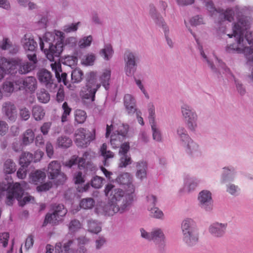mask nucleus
<instances>
[{
  "mask_svg": "<svg viewBox=\"0 0 253 253\" xmlns=\"http://www.w3.org/2000/svg\"><path fill=\"white\" fill-rule=\"evenodd\" d=\"M104 193L109 200L108 205L106 207V212L109 215L124 212L132 203L135 197L134 193L117 188L112 184L106 185Z\"/></svg>",
  "mask_w": 253,
  "mask_h": 253,
  "instance_id": "1",
  "label": "nucleus"
},
{
  "mask_svg": "<svg viewBox=\"0 0 253 253\" xmlns=\"http://www.w3.org/2000/svg\"><path fill=\"white\" fill-rule=\"evenodd\" d=\"M0 190L7 191L5 203L8 206L12 205L15 199L17 200L19 206L21 207L34 200V197L31 196L24 197L22 199L24 191L20 184L18 182L13 185L10 183H2L0 184Z\"/></svg>",
  "mask_w": 253,
  "mask_h": 253,
  "instance_id": "2",
  "label": "nucleus"
},
{
  "mask_svg": "<svg viewBox=\"0 0 253 253\" xmlns=\"http://www.w3.org/2000/svg\"><path fill=\"white\" fill-rule=\"evenodd\" d=\"M245 29H247L246 24L244 25V23L241 20L234 24L233 28V34H228L227 35L229 38H232V36L235 37L237 39V42L227 46L226 51L228 52L243 53L246 46L243 37Z\"/></svg>",
  "mask_w": 253,
  "mask_h": 253,
  "instance_id": "3",
  "label": "nucleus"
},
{
  "mask_svg": "<svg viewBox=\"0 0 253 253\" xmlns=\"http://www.w3.org/2000/svg\"><path fill=\"white\" fill-rule=\"evenodd\" d=\"M183 241L189 247L195 246L199 240L198 229L192 219L187 218L181 224Z\"/></svg>",
  "mask_w": 253,
  "mask_h": 253,
  "instance_id": "4",
  "label": "nucleus"
},
{
  "mask_svg": "<svg viewBox=\"0 0 253 253\" xmlns=\"http://www.w3.org/2000/svg\"><path fill=\"white\" fill-rule=\"evenodd\" d=\"M49 33H45L44 37V42L40 39V48L43 50L46 55L47 58L50 61H53L55 57H59L63 50V46L61 43H56L53 45L47 40L48 36H51Z\"/></svg>",
  "mask_w": 253,
  "mask_h": 253,
  "instance_id": "5",
  "label": "nucleus"
},
{
  "mask_svg": "<svg viewBox=\"0 0 253 253\" xmlns=\"http://www.w3.org/2000/svg\"><path fill=\"white\" fill-rule=\"evenodd\" d=\"M52 213H47L46 215L43 225H46L47 223L57 224L67 212V210L63 205H54L52 206Z\"/></svg>",
  "mask_w": 253,
  "mask_h": 253,
  "instance_id": "6",
  "label": "nucleus"
},
{
  "mask_svg": "<svg viewBox=\"0 0 253 253\" xmlns=\"http://www.w3.org/2000/svg\"><path fill=\"white\" fill-rule=\"evenodd\" d=\"M75 142L78 147L85 148L90 142L95 139V132L93 133H86V130L83 128L78 129L75 134Z\"/></svg>",
  "mask_w": 253,
  "mask_h": 253,
  "instance_id": "7",
  "label": "nucleus"
},
{
  "mask_svg": "<svg viewBox=\"0 0 253 253\" xmlns=\"http://www.w3.org/2000/svg\"><path fill=\"white\" fill-rule=\"evenodd\" d=\"M206 6L211 15L212 16L214 14H218L221 21L227 20L229 22H231L233 20L234 11L233 9L228 8L225 11H223V10H217L215 8L211 1H208L206 3Z\"/></svg>",
  "mask_w": 253,
  "mask_h": 253,
  "instance_id": "8",
  "label": "nucleus"
},
{
  "mask_svg": "<svg viewBox=\"0 0 253 253\" xmlns=\"http://www.w3.org/2000/svg\"><path fill=\"white\" fill-rule=\"evenodd\" d=\"M181 112L188 127L192 130L197 126L196 121L197 116L195 112L187 105L184 104L181 107Z\"/></svg>",
  "mask_w": 253,
  "mask_h": 253,
  "instance_id": "9",
  "label": "nucleus"
},
{
  "mask_svg": "<svg viewBox=\"0 0 253 253\" xmlns=\"http://www.w3.org/2000/svg\"><path fill=\"white\" fill-rule=\"evenodd\" d=\"M21 63V59L14 58L7 60L4 57L0 58V65L2 66L6 72L9 74H14L18 72V68Z\"/></svg>",
  "mask_w": 253,
  "mask_h": 253,
  "instance_id": "10",
  "label": "nucleus"
},
{
  "mask_svg": "<svg viewBox=\"0 0 253 253\" xmlns=\"http://www.w3.org/2000/svg\"><path fill=\"white\" fill-rule=\"evenodd\" d=\"M15 84L18 86V89H24L32 93L37 88V81L33 77H28L18 79L15 81Z\"/></svg>",
  "mask_w": 253,
  "mask_h": 253,
  "instance_id": "11",
  "label": "nucleus"
},
{
  "mask_svg": "<svg viewBox=\"0 0 253 253\" xmlns=\"http://www.w3.org/2000/svg\"><path fill=\"white\" fill-rule=\"evenodd\" d=\"M27 56L31 62H23L21 59L20 65L18 68V72L20 74H25L33 70L38 62L36 53L33 54L27 53Z\"/></svg>",
  "mask_w": 253,
  "mask_h": 253,
  "instance_id": "12",
  "label": "nucleus"
},
{
  "mask_svg": "<svg viewBox=\"0 0 253 253\" xmlns=\"http://www.w3.org/2000/svg\"><path fill=\"white\" fill-rule=\"evenodd\" d=\"M149 112V121L151 125V128L153 132V139L157 141H161L162 139L161 133L157 128V125L155 122V108L153 104H150L148 108Z\"/></svg>",
  "mask_w": 253,
  "mask_h": 253,
  "instance_id": "13",
  "label": "nucleus"
},
{
  "mask_svg": "<svg viewBox=\"0 0 253 253\" xmlns=\"http://www.w3.org/2000/svg\"><path fill=\"white\" fill-rule=\"evenodd\" d=\"M116 181L120 185H126V190L134 193L135 187L132 184V176L128 172H123L119 175L116 179Z\"/></svg>",
  "mask_w": 253,
  "mask_h": 253,
  "instance_id": "14",
  "label": "nucleus"
},
{
  "mask_svg": "<svg viewBox=\"0 0 253 253\" xmlns=\"http://www.w3.org/2000/svg\"><path fill=\"white\" fill-rule=\"evenodd\" d=\"M150 13L152 16V17L155 20L156 23L159 25H161L164 29L165 37L166 38V40L167 41V43L168 45L170 47H173L172 42L171 39H170L168 36L167 29V27L166 25L164 24V22L163 21V19L161 17H159L157 14L155 13L156 9L153 5L150 6Z\"/></svg>",
  "mask_w": 253,
  "mask_h": 253,
  "instance_id": "15",
  "label": "nucleus"
},
{
  "mask_svg": "<svg viewBox=\"0 0 253 253\" xmlns=\"http://www.w3.org/2000/svg\"><path fill=\"white\" fill-rule=\"evenodd\" d=\"M141 236L142 238L148 240L164 241V234L161 229H154L151 233H148L144 229H140Z\"/></svg>",
  "mask_w": 253,
  "mask_h": 253,
  "instance_id": "16",
  "label": "nucleus"
},
{
  "mask_svg": "<svg viewBox=\"0 0 253 253\" xmlns=\"http://www.w3.org/2000/svg\"><path fill=\"white\" fill-rule=\"evenodd\" d=\"M125 60L126 63V72L127 76L132 75L135 70V61L134 55L129 51L125 54Z\"/></svg>",
  "mask_w": 253,
  "mask_h": 253,
  "instance_id": "17",
  "label": "nucleus"
},
{
  "mask_svg": "<svg viewBox=\"0 0 253 253\" xmlns=\"http://www.w3.org/2000/svg\"><path fill=\"white\" fill-rule=\"evenodd\" d=\"M51 67L53 71L54 72L55 77L58 82H63L65 85L69 87L68 82L67 81V74L66 73H62L61 65L59 62H55L54 63L51 64Z\"/></svg>",
  "mask_w": 253,
  "mask_h": 253,
  "instance_id": "18",
  "label": "nucleus"
},
{
  "mask_svg": "<svg viewBox=\"0 0 253 253\" xmlns=\"http://www.w3.org/2000/svg\"><path fill=\"white\" fill-rule=\"evenodd\" d=\"M21 42L25 50L28 52L30 51L31 54L35 53L37 47V43L35 41L33 37L29 34H25L22 39Z\"/></svg>",
  "mask_w": 253,
  "mask_h": 253,
  "instance_id": "19",
  "label": "nucleus"
},
{
  "mask_svg": "<svg viewBox=\"0 0 253 253\" xmlns=\"http://www.w3.org/2000/svg\"><path fill=\"white\" fill-rule=\"evenodd\" d=\"M199 200L202 206L206 210L211 209L212 198L211 193L207 190H203L199 193Z\"/></svg>",
  "mask_w": 253,
  "mask_h": 253,
  "instance_id": "20",
  "label": "nucleus"
},
{
  "mask_svg": "<svg viewBox=\"0 0 253 253\" xmlns=\"http://www.w3.org/2000/svg\"><path fill=\"white\" fill-rule=\"evenodd\" d=\"M38 79L47 88L51 87L53 84L51 73L46 70L42 69L38 73Z\"/></svg>",
  "mask_w": 253,
  "mask_h": 253,
  "instance_id": "21",
  "label": "nucleus"
},
{
  "mask_svg": "<svg viewBox=\"0 0 253 253\" xmlns=\"http://www.w3.org/2000/svg\"><path fill=\"white\" fill-rule=\"evenodd\" d=\"M2 110L9 120L14 121L17 116V112L15 105L10 102L4 103Z\"/></svg>",
  "mask_w": 253,
  "mask_h": 253,
  "instance_id": "22",
  "label": "nucleus"
},
{
  "mask_svg": "<svg viewBox=\"0 0 253 253\" xmlns=\"http://www.w3.org/2000/svg\"><path fill=\"white\" fill-rule=\"evenodd\" d=\"M61 165L57 161H51L47 167V172L49 174L48 177L51 179L55 178L57 174L61 171Z\"/></svg>",
  "mask_w": 253,
  "mask_h": 253,
  "instance_id": "23",
  "label": "nucleus"
},
{
  "mask_svg": "<svg viewBox=\"0 0 253 253\" xmlns=\"http://www.w3.org/2000/svg\"><path fill=\"white\" fill-rule=\"evenodd\" d=\"M226 227V226L225 224L215 223L210 226L209 231L213 236L220 237L224 234Z\"/></svg>",
  "mask_w": 253,
  "mask_h": 253,
  "instance_id": "24",
  "label": "nucleus"
},
{
  "mask_svg": "<svg viewBox=\"0 0 253 253\" xmlns=\"http://www.w3.org/2000/svg\"><path fill=\"white\" fill-rule=\"evenodd\" d=\"M126 129L123 135H120L119 133H117L116 131L114 132L111 135L110 143L113 148H118L122 144V142L126 137Z\"/></svg>",
  "mask_w": 253,
  "mask_h": 253,
  "instance_id": "25",
  "label": "nucleus"
},
{
  "mask_svg": "<svg viewBox=\"0 0 253 253\" xmlns=\"http://www.w3.org/2000/svg\"><path fill=\"white\" fill-rule=\"evenodd\" d=\"M46 175L43 171L36 170L31 172L30 175V181L35 184L42 183L45 179Z\"/></svg>",
  "mask_w": 253,
  "mask_h": 253,
  "instance_id": "26",
  "label": "nucleus"
},
{
  "mask_svg": "<svg viewBox=\"0 0 253 253\" xmlns=\"http://www.w3.org/2000/svg\"><path fill=\"white\" fill-rule=\"evenodd\" d=\"M124 104L128 114H133L136 111L135 99L133 96H125Z\"/></svg>",
  "mask_w": 253,
  "mask_h": 253,
  "instance_id": "27",
  "label": "nucleus"
},
{
  "mask_svg": "<svg viewBox=\"0 0 253 253\" xmlns=\"http://www.w3.org/2000/svg\"><path fill=\"white\" fill-rule=\"evenodd\" d=\"M137 171L136 176L137 178L143 179L146 177L147 164L146 162L141 161L136 163Z\"/></svg>",
  "mask_w": 253,
  "mask_h": 253,
  "instance_id": "28",
  "label": "nucleus"
},
{
  "mask_svg": "<svg viewBox=\"0 0 253 253\" xmlns=\"http://www.w3.org/2000/svg\"><path fill=\"white\" fill-rule=\"evenodd\" d=\"M35 137V133L32 129H28L22 135V143L24 145H28L33 142Z\"/></svg>",
  "mask_w": 253,
  "mask_h": 253,
  "instance_id": "29",
  "label": "nucleus"
},
{
  "mask_svg": "<svg viewBox=\"0 0 253 253\" xmlns=\"http://www.w3.org/2000/svg\"><path fill=\"white\" fill-rule=\"evenodd\" d=\"M110 77L111 71L108 69L104 70L100 77V81L103 86L106 90L109 88Z\"/></svg>",
  "mask_w": 253,
  "mask_h": 253,
  "instance_id": "30",
  "label": "nucleus"
},
{
  "mask_svg": "<svg viewBox=\"0 0 253 253\" xmlns=\"http://www.w3.org/2000/svg\"><path fill=\"white\" fill-rule=\"evenodd\" d=\"M72 144V140L66 136H61L57 139L56 145L58 147L67 148Z\"/></svg>",
  "mask_w": 253,
  "mask_h": 253,
  "instance_id": "31",
  "label": "nucleus"
},
{
  "mask_svg": "<svg viewBox=\"0 0 253 253\" xmlns=\"http://www.w3.org/2000/svg\"><path fill=\"white\" fill-rule=\"evenodd\" d=\"M33 155L30 152H24L22 154L19 159V164L21 166L27 167L30 163L33 161Z\"/></svg>",
  "mask_w": 253,
  "mask_h": 253,
  "instance_id": "32",
  "label": "nucleus"
},
{
  "mask_svg": "<svg viewBox=\"0 0 253 253\" xmlns=\"http://www.w3.org/2000/svg\"><path fill=\"white\" fill-rule=\"evenodd\" d=\"M181 138L184 145L187 144V148L190 150H196L198 146L197 144L193 142L190 137L185 133L181 134Z\"/></svg>",
  "mask_w": 253,
  "mask_h": 253,
  "instance_id": "33",
  "label": "nucleus"
},
{
  "mask_svg": "<svg viewBox=\"0 0 253 253\" xmlns=\"http://www.w3.org/2000/svg\"><path fill=\"white\" fill-rule=\"evenodd\" d=\"M132 160L130 155H119V167L126 168L132 163Z\"/></svg>",
  "mask_w": 253,
  "mask_h": 253,
  "instance_id": "34",
  "label": "nucleus"
},
{
  "mask_svg": "<svg viewBox=\"0 0 253 253\" xmlns=\"http://www.w3.org/2000/svg\"><path fill=\"white\" fill-rule=\"evenodd\" d=\"M32 113L33 117L36 121L42 120L45 115L43 109L39 106L34 107L32 110Z\"/></svg>",
  "mask_w": 253,
  "mask_h": 253,
  "instance_id": "35",
  "label": "nucleus"
},
{
  "mask_svg": "<svg viewBox=\"0 0 253 253\" xmlns=\"http://www.w3.org/2000/svg\"><path fill=\"white\" fill-rule=\"evenodd\" d=\"M62 109L63 112L61 118V122L62 123H65L68 121V117L71 114L72 109L68 106L66 102H64L62 104Z\"/></svg>",
  "mask_w": 253,
  "mask_h": 253,
  "instance_id": "36",
  "label": "nucleus"
},
{
  "mask_svg": "<svg viewBox=\"0 0 253 253\" xmlns=\"http://www.w3.org/2000/svg\"><path fill=\"white\" fill-rule=\"evenodd\" d=\"M3 170L6 173H12L16 171V165L12 160L8 159L4 164Z\"/></svg>",
  "mask_w": 253,
  "mask_h": 253,
  "instance_id": "37",
  "label": "nucleus"
},
{
  "mask_svg": "<svg viewBox=\"0 0 253 253\" xmlns=\"http://www.w3.org/2000/svg\"><path fill=\"white\" fill-rule=\"evenodd\" d=\"M114 53L111 44H107L104 48L100 51V54L104 57L105 60H109L113 55Z\"/></svg>",
  "mask_w": 253,
  "mask_h": 253,
  "instance_id": "38",
  "label": "nucleus"
},
{
  "mask_svg": "<svg viewBox=\"0 0 253 253\" xmlns=\"http://www.w3.org/2000/svg\"><path fill=\"white\" fill-rule=\"evenodd\" d=\"M95 201L91 198L83 199L81 200L80 206L84 209H90L94 205Z\"/></svg>",
  "mask_w": 253,
  "mask_h": 253,
  "instance_id": "39",
  "label": "nucleus"
},
{
  "mask_svg": "<svg viewBox=\"0 0 253 253\" xmlns=\"http://www.w3.org/2000/svg\"><path fill=\"white\" fill-rule=\"evenodd\" d=\"M88 230L90 232L97 234L101 231V228L95 220H90L88 222Z\"/></svg>",
  "mask_w": 253,
  "mask_h": 253,
  "instance_id": "40",
  "label": "nucleus"
},
{
  "mask_svg": "<svg viewBox=\"0 0 253 253\" xmlns=\"http://www.w3.org/2000/svg\"><path fill=\"white\" fill-rule=\"evenodd\" d=\"M107 146L105 143H103L100 148L101 155L103 156L105 159L104 165H106L105 163L107 159L113 158L114 156V153L110 150L107 151Z\"/></svg>",
  "mask_w": 253,
  "mask_h": 253,
  "instance_id": "41",
  "label": "nucleus"
},
{
  "mask_svg": "<svg viewBox=\"0 0 253 253\" xmlns=\"http://www.w3.org/2000/svg\"><path fill=\"white\" fill-rule=\"evenodd\" d=\"M86 114L85 111L82 110H77L75 112V121L78 124L84 123L86 119Z\"/></svg>",
  "mask_w": 253,
  "mask_h": 253,
  "instance_id": "42",
  "label": "nucleus"
},
{
  "mask_svg": "<svg viewBox=\"0 0 253 253\" xmlns=\"http://www.w3.org/2000/svg\"><path fill=\"white\" fill-rule=\"evenodd\" d=\"M18 89V86L15 84V82L6 81L2 85L3 91L7 93H12L15 89Z\"/></svg>",
  "mask_w": 253,
  "mask_h": 253,
  "instance_id": "43",
  "label": "nucleus"
},
{
  "mask_svg": "<svg viewBox=\"0 0 253 253\" xmlns=\"http://www.w3.org/2000/svg\"><path fill=\"white\" fill-rule=\"evenodd\" d=\"M83 73L82 71L79 69L74 70L71 74V80L73 83H79L82 80Z\"/></svg>",
  "mask_w": 253,
  "mask_h": 253,
  "instance_id": "44",
  "label": "nucleus"
},
{
  "mask_svg": "<svg viewBox=\"0 0 253 253\" xmlns=\"http://www.w3.org/2000/svg\"><path fill=\"white\" fill-rule=\"evenodd\" d=\"M78 63V58L75 56H68L64 59V64L72 68L76 67Z\"/></svg>",
  "mask_w": 253,
  "mask_h": 253,
  "instance_id": "45",
  "label": "nucleus"
},
{
  "mask_svg": "<svg viewBox=\"0 0 253 253\" xmlns=\"http://www.w3.org/2000/svg\"><path fill=\"white\" fill-rule=\"evenodd\" d=\"M86 89L88 92L84 95H95L97 90L100 87V84H93L90 82H88L86 85Z\"/></svg>",
  "mask_w": 253,
  "mask_h": 253,
  "instance_id": "46",
  "label": "nucleus"
},
{
  "mask_svg": "<svg viewBox=\"0 0 253 253\" xmlns=\"http://www.w3.org/2000/svg\"><path fill=\"white\" fill-rule=\"evenodd\" d=\"M148 210L150 211V215L154 218H161L164 215L163 211L158 208H148Z\"/></svg>",
  "mask_w": 253,
  "mask_h": 253,
  "instance_id": "47",
  "label": "nucleus"
},
{
  "mask_svg": "<svg viewBox=\"0 0 253 253\" xmlns=\"http://www.w3.org/2000/svg\"><path fill=\"white\" fill-rule=\"evenodd\" d=\"M92 38L91 36L85 37L79 42L78 44L80 48H85L90 45Z\"/></svg>",
  "mask_w": 253,
  "mask_h": 253,
  "instance_id": "48",
  "label": "nucleus"
},
{
  "mask_svg": "<svg viewBox=\"0 0 253 253\" xmlns=\"http://www.w3.org/2000/svg\"><path fill=\"white\" fill-rule=\"evenodd\" d=\"M119 151V156L123 155H128V152L130 149L129 143L128 142H124L120 145Z\"/></svg>",
  "mask_w": 253,
  "mask_h": 253,
  "instance_id": "49",
  "label": "nucleus"
},
{
  "mask_svg": "<svg viewBox=\"0 0 253 253\" xmlns=\"http://www.w3.org/2000/svg\"><path fill=\"white\" fill-rule=\"evenodd\" d=\"M81 228V223L77 219L71 220L69 224V228L72 232H75Z\"/></svg>",
  "mask_w": 253,
  "mask_h": 253,
  "instance_id": "50",
  "label": "nucleus"
},
{
  "mask_svg": "<svg viewBox=\"0 0 253 253\" xmlns=\"http://www.w3.org/2000/svg\"><path fill=\"white\" fill-rule=\"evenodd\" d=\"M102 180L101 177L96 176L91 180V185L95 188H99L102 186Z\"/></svg>",
  "mask_w": 253,
  "mask_h": 253,
  "instance_id": "51",
  "label": "nucleus"
},
{
  "mask_svg": "<svg viewBox=\"0 0 253 253\" xmlns=\"http://www.w3.org/2000/svg\"><path fill=\"white\" fill-rule=\"evenodd\" d=\"M95 59V57L93 54H88L84 56V59H83V64L86 65H91Z\"/></svg>",
  "mask_w": 253,
  "mask_h": 253,
  "instance_id": "52",
  "label": "nucleus"
},
{
  "mask_svg": "<svg viewBox=\"0 0 253 253\" xmlns=\"http://www.w3.org/2000/svg\"><path fill=\"white\" fill-rule=\"evenodd\" d=\"M45 151L48 157L49 158H52L54 155V149L52 143L50 141H47L46 143Z\"/></svg>",
  "mask_w": 253,
  "mask_h": 253,
  "instance_id": "53",
  "label": "nucleus"
},
{
  "mask_svg": "<svg viewBox=\"0 0 253 253\" xmlns=\"http://www.w3.org/2000/svg\"><path fill=\"white\" fill-rule=\"evenodd\" d=\"M243 53H245L248 61H253V47L245 46Z\"/></svg>",
  "mask_w": 253,
  "mask_h": 253,
  "instance_id": "54",
  "label": "nucleus"
},
{
  "mask_svg": "<svg viewBox=\"0 0 253 253\" xmlns=\"http://www.w3.org/2000/svg\"><path fill=\"white\" fill-rule=\"evenodd\" d=\"M80 24V22H79L76 24L66 25L63 28V31L67 33L76 31L78 29V26Z\"/></svg>",
  "mask_w": 253,
  "mask_h": 253,
  "instance_id": "55",
  "label": "nucleus"
},
{
  "mask_svg": "<svg viewBox=\"0 0 253 253\" xmlns=\"http://www.w3.org/2000/svg\"><path fill=\"white\" fill-rule=\"evenodd\" d=\"M54 179L56 180L55 183L56 185L62 184L66 180V176L60 171L59 174H57Z\"/></svg>",
  "mask_w": 253,
  "mask_h": 253,
  "instance_id": "56",
  "label": "nucleus"
},
{
  "mask_svg": "<svg viewBox=\"0 0 253 253\" xmlns=\"http://www.w3.org/2000/svg\"><path fill=\"white\" fill-rule=\"evenodd\" d=\"M51 126V123L46 122L43 124L41 126L40 130L44 135H46L48 133L49 130Z\"/></svg>",
  "mask_w": 253,
  "mask_h": 253,
  "instance_id": "57",
  "label": "nucleus"
},
{
  "mask_svg": "<svg viewBox=\"0 0 253 253\" xmlns=\"http://www.w3.org/2000/svg\"><path fill=\"white\" fill-rule=\"evenodd\" d=\"M9 238V235L7 232L3 233L0 235V242L2 244L3 247L7 246Z\"/></svg>",
  "mask_w": 253,
  "mask_h": 253,
  "instance_id": "58",
  "label": "nucleus"
},
{
  "mask_svg": "<svg viewBox=\"0 0 253 253\" xmlns=\"http://www.w3.org/2000/svg\"><path fill=\"white\" fill-rule=\"evenodd\" d=\"M52 186V184L51 182H47L41 185L38 186L37 187V190L39 192L45 191L51 188Z\"/></svg>",
  "mask_w": 253,
  "mask_h": 253,
  "instance_id": "59",
  "label": "nucleus"
},
{
  "mask_svg": "<svg viewBox=\"0 0 253 253\" xmlns=\"http://www.w3.org/2000/svg\"><path fill=\"white\" fill-rule=\"evenodd\" d=\"M34 242V237L32 235H29L27 238L25 243V248L26 251L29 250V249L33 247Z\"/></svg>",
  "mask_w": 253,
  "mask_h": 253,
  "instance_id": "60",
  "label": "nucleus"
},
{
  "mask_svg": "<svg viewBox=\"0 0 253 253\" xmlns=\"http://www.w3.org/2000/svg\"><path fill=\"white\" fill-rule=\"evenodd\" d=\"M26 168L24 166H21L17 172V175L19 178L24 179L26 177L27 174Z\"/></svg>",
  "mask_w": 253,
  "mask_h": 253,
  "instance_id": "61",
  "label": "nucleus"
},
{
  "mask_svg": "<svg viewBox=\"0 0 253 253\" xmlns=\"http://www.w3.org/2000/svg\"><path fill=\"white\" fill-rule=\"evenodd\" d=\"M20 116L22 120L27 121L30 116V112L28 109L24 108L20 110Z\"/></svg>",
  "mask_w": 253,
  "mask_h": 253,
  "instance_id": "62",
  "label": "nucleus"
},
{
  "mask_svg": "<svg viewBox=\"0 0 253 253\" xmlns=\"http://www.w3.org/2000/svg\"><path fill=\"white\" fill-rule=\"evenodd\" d=\"M190 23L193 26H197L202 24H203V18L200 17L199 15L193 17L190 20Z\"/></svg>",
  "mask_w": 253,
  "mask_h": 253,
  "instance_id": "63",
  "label": "nucleus"
},
{
  "mask_svg": "<svg viewBox=\"0 0 253 253\" xmlns=\"http://www.w3.org/2000/svg\"><path fill=\"white\" fill-rule=\"evenodd\" d=\"M8 129V125L6 122L3 121H0V135H5L7 132Z\"/></svg>",
  "mask_w": 253,
  "mask_h": 253,
  "instance_id": "64",
  "label": "nucleus"
}]
</instances>
